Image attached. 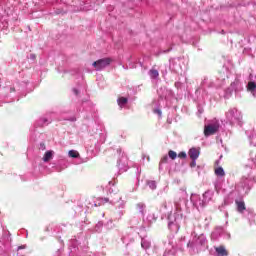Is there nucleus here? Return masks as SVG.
Wrapping results in <instances>:
<instances>
[{
	"label": "nucleus",
	"mask_w": 256,
	"mask_h": 256,
	"mask_svg": "<svg viewBox=\"0 0 256 256\" xmlns=\"http://www.w3.org/2000/svg\"><path fill=\"white\" fill-rule=\"evenodd\" d=\"M256 184V176L253 171H250L247 174H244L240 180L235 185V191L229 194V197H233L235 193L239 195V197H245L248 193H251L253 187Z\"/></svg>",
	"instance_id": "f257e3e1"
},
{
	"label": "nucleus",
	"mask_w": 256,
	"mask_h": 256,
	"mask_svg": "<svg viewBox=\"0 0 256 256\" xmlns=\"http://www.w3.org/2000/svg\"><path fill=\"white\" fill-rule=\"evenodd\" d=\"M166 221L171 233H179V229H181V225L183 224V211L179 207V204H176L175 210L167 215Z\"/></svg>",
	"instance_id": "f03ea898"
},
{
	"label": "nucleus",
	"mask_w": 256,
	"mask_h": 256,
	"mask_svg": "<svg viewBox=\"0 0 256 256\" xmlns=\"http://www.w3.org/2000/svg\"><path fill=\"white\" fill-rule=\"evenodd\" d=\"M186 245L192 254L201 253V251H205L209 247L207 236L204 234L197 235L195 233H192V239Z\"/></svg>",
	"instance_id": "7ed1b4c3"
},
{
	"label": "nucleus",
	"mask_w": 256,
	"mask_h": 256,
	"mask_svg": "<svg viewBox=\"0 0 256 256\" xmlns=\"http://www.w3.org/2000/svg\"><path fill=\"white\" fill-rule=\"evenodd\" d=\"M25 89V83L22 85L11 84V82H4L0 78V95L4 98H11V101H15L17 91H23Z\"/></svg>",
	"instance_id": "20e7f679"
},
{
	"label": "nucleus",
	"mask_w": 256,
	"mask_h": 256,
	"mask_svg": "<svg viewBox=\"0 0 256 256\" xmlns=\"http://www.w3.org/2000/svg\"><path fill=\"white\" fill-rule=\"evenodd\" d=\"M226 123L232 127H242L243 126V114L237 108H230L225 113Z\"/></svg>",
	"instance_id": "39448f33"
},
{
	"label": "nucleus",
	"mask_w": 256,
	"mask_h": 256,
	"mask_svg": "<svg viewBox=\"0 0 256 256\" xmlns=\"http://www.w3.org/2000/svg\"><path fill=\"white\" fill-rule=\"evenodd\" d=\"M117 153L119 155L118 161H117V166L119 171L122 173H125L127 169H129V158H127V155L123 152L121 148L117 149Z\"/></svg>",
	"instance_id": "423d86ee"
},
{
	"label": "nucleus",
	"mask_w": 256,
	"mask_h": 256,
	"mask_svg": "<svg viewBox=\"0 0 256 256\" xmlns=\"http://www.w3.org/2000/svg\"><path fill=\"white\" fill-rule=\"evenodd\" d=\"M169 68L170 71L173 73H177L178 75L180 73H183V65L185 63V59L178 57V58H172L169 60Z\"/></svg>",
	"instance_id": "0eeeda50"
},
{
	"label": "nucleus",
	"mask_w": 256,
	"mask_h": 256,
	"mask_svg": "<svg viewBox=\"0 0 256 256\" xmlns=\"http://www.w3.org/2000/svg\"><path fill=\"white\" fill-rule=\"evenodd\" d=\"M108 194L110 195L109 198H103L104 203H110L111 205H115L119 203L122 199L121 194H119V190L116 188L109 187Z\"/></svg>",
	"instance_id": "6e6552de"
},
{
	"label": "nucleus",
	"mask_w": 256,
	"mask_h": 256,
	"mask_svg": "<svg viewBox=\"0 0 256 256\" xmlns=\"http://www.w3.org/2000/svg\"><path fill=\"white\" fill-rule=\"evenodd\" d=\"M219 127H221V124L219 123V120L214 119L210 123L206 124L204 126V135L205 137H211V135H215L217 131H219Z\"/></svg>",
	"instance_id": "1a4fd4ad"
},
{
	"label": "nucleus",
	"mask_w": 256,
	"mask_h": 256,
	"mask_svg": "<svg viewBox=\"0 0 256 256\" xmlns=\"http://www.w3.org/2000/svg\"><path fill=\"white\" fill-rule=\"evenodd\" d=\"M161 91L162 93H169V91L163 88L158 90V95L160 98L158 100V104L154 102L155 108L153 109V113H155V115H158V117H162L163 115V112L161 111V101H163V99H167V95L161 94Z\"/></svg>",
	"instance_id": "9d476101"
},
{
	"label": "nucleus",
	"mask_w": 256,
	"mask_h": 256,
	"mask_svg": "<svg viewBox=\"0 0 256 256\" xmlns=\"http://www.w3.org/2000/svg\"><path fill=\"white\" fill-rule=\"evenodd\" d=\"M211 87H215V83H213L209 78L204 77L197 91H202L203 97H205L207 96V89H211Z\"/></svg>",
	"instance_id": "9b49d317"
},
{
	"label": "nucleus",
	"mask_w": 256,
	"mask_h": 256,
	"mask_svg": "<svg viewBox=\"0 0 256 256\" xmlns=\"http://www.w3.org/2000/svg\"><path fill=\"white\" fill-rule=\"evenodd\" d=\"M190 201L196 209H203V207H206L205 201L201 199L199 194H191Z\"/></svg>",
	"instance_id": "f8f14e48"
},
{
	"label": "nucleus",
	"mask_w": 256,
	"mask_h": 256,
	"mask_svg": "<svg viewBox=\"0 0 256 256\" xmlns=\"http://www.w3.org/2000/svg\"><path fill=\"white\" fill-rule=\"evenodd\" d=\"M92 65L95 67L96 71H103L105 67H108V65H111L110 58H102L92 63Z\"/></svg>",
	"instance_id": "ddd939ff"
},
{
	"label": "nucleus",
	"mask_w": 256,
	"mask_h": 256,
	"mask_svg": "<svg viewBox=\"0 0 256 256\" xmlns=\"http://www.w3.org/2000/svg\"><path fill=\"white\" fill-rule=\"evenodd\" d=\"M249 79L250 81L248 82L246 89L249 91V93H251L253 97L256 98V82L253 81V74L249 75Z\"/></svg>",
	"instance_id": "4468645a"
},
{
	"label": "nucleus",
	"mask_w": 256,
	"mask_h": 256,
	"mask_svg": "<svg viewBox=\"0 0 256 256\" xmlns=\"http://www.w3.org/2000/svg\"><path fill=\"white\" fill-rule=\"evenodd\" d=\"M245 134L248 137L249 144L256 147V129L247 130Z\"/></svg>",
	"instance_id": "2eb2a0df"
},
{
	"label": "nucleus",
	"mask_w": 256,
	"mask_h": 256,
	"mask_svg": "<svg viewBox=\"0 0 256 256\" xmlns=\"http://www.w3.org/2000/svg\"><path fill=\"white\" fill-rule=\"evenodd\" d=\"M214 195H215V191H213V190H207L203 193L202 197H203L204 204L206 206L209 205V203H211V201H213Z\"/></svg>",
	"instance_id": "dca6fc26"
},
{
	"label": "nucleus",
	"mask_w": 256,
	"mask_h": 256,
	"mask_svg": "<svg viewBox=\"0 0 256 256\" xmlns=\"http://www.w3.org/2000/svg\"><path fill=\"white\" fill-rule=\"evenodd\" d=\"M156 221H157V216L151 213V214H148L147 217L143 219V224L145 227H151V225Z\"/></svg>",
	"instance_id": "f3484780"
},
{
	"label": "nucleus",
	"mask_w": 256,
	"mask_h": 256,
	"mask_svg": "<svg viewBox=\"0 0 256 256\" xmlns=\"http://www.w3.org/2000/svg\"><path fill=\"white\" fill-rule=\"evenodd\" d=\"M232 91H241L243 89V84L241 83V80H239V77H236L234 82L231 83L230 88Z\"/></svg>",
	"instance_id": "a211bd4d"
},
{
	"label": "nucleus",
	"mask_w": 256,
	"mask_h": 256,
	"mask_svg": "<svg viewBox=\"0 0 256 256\" xmlns=\"http://www.w3.org/2000/svg\"><path fill=\"white\" fill-rule=\"evenodd\" d=\"M49 123H51V119L44 116L35 122L34 127H46Z\"/></svg>",
	"instance_id": "6ab92c4d"
},
{
	"label": "nucleus",
	"mask_w": 256,
	"mask_h": 256,
	"mask_svg": "<svg viewBox=\"0 0 256 256\" xmlns=\"http://www.w3.org/2000/svg\"><path fill=\"white\" fill-rule=\"evenodd\" d=\"M231 203H233V199L230 200L228 197V198H225L224 203L221 206H219V211L224 212L226 219L229 218V212H227V210H225V207H227V205H231Z\"/></svg>",
	"instance_id": "aec40b11"
},
{
	"label": "nucleus",
	"mask_w": 256,
	"mask_h": 256,
	"mask_svg": "<svg viewBox=\"0 0 256 256\" xmlns=\"http://www.w3.org/2000/svg\"><path fill=\"white\" fill-rule=\"evenodd\" d=\"M235 203L238 213H244L247 209V207L245 206V201H243V199H236Z\"/></svg>",
	"instance_id": "412c9836"
},
{
	"label": "nucleus",
	"mask_w": 256,
	"mask_h": 256,
	"mask_svg": "<svg viewBox=\"0 0 256 256\" xmlns=\"http://www.w3.org/2000/svg\"><path fill=\"white\" fill-rule=\"evenodd\" d=\"M188 155L190 159H199V155H201V150L199 148H191L188 151Z\"/></svg>",
	"instance_id": "4be33fe9"
},
{
	"label": "nucleus",
	"mask_w": 256,
	"mask_h": 256,
	"mask_svg": "<svg viewBox=\"0 0 256 256\" xmlns=\"http://www.w3.org/2000/svg\"><path fill=\"white\" fill-rule=\"evenodd\" d=\"M221 233H223V227H216L215 231L211 233V239L216 241V239H219V237H221Z\"/></svg>",
	"instance_id": "5701e85b"
},
{
	"label": "nucleus",
	"mask_w": 256,
	"mask_h": 256,
	"mask_svg": "<svg viewBox=\"0 0 256 256\" xmlns=\"http://www.w3.org/2000/svg\"><path fill=\"white\" fill-rule=\"evenodd\" d=\"M53 155H55V152L53 150L46 151L43 156L44 163H49V161H51V159H53Z\"/></svg>",
	"instance_id": "b1692460"
},
{
	"label": "nucleus",
	"mask_w": 256,
	"mask_h": 256,
	"mask_svg": "<svg viewBox=\"0 0 256 256\" xmlns=\"http://www.w3.org/2000/svg\"><path fill=\"white\" fill-rule=\"evenodd\" d=\"M146 208H147V206L143 202L136 204V209L139 211V213L142 215V217H145V209Z\"/></svg>",
	"instance_id": "393cba45"
},
{
	"label": "nucleus",
	"mask_w": 256,
	"mask_h": 256,
	"mask_svg": "<svg viewBox=\"0 0 256 256\" xmlns=\"http://www.w3.org/2000/svg\"><path fill=\"white\" fill-rule=\"evenodd\" d=\"M105 231H112V229H115V224L113 223V220L110 219L104 224Z\"/></svg>",
	"instance_id": "a878e982"
},
{
	"label": "nucleus",
	"mask_w": 256,
	"mask_h": 256,
	"mask_svg": "<svg viewBox=\"0 0 256 256\" xmlns=\"http://www.w3.org/2000/svg\"><path fill=\"white\" fill-rule=\"evenodd\" d=\"M117 103H118L119 107L121 109H123V107H125V105H127V103H129V99H127L125 97H120L117 99Z\"/></svg>",
	"instance_id": "bb28decb"
},
{
	"label": "nucleus",
	"mask_w": 256,
	"mask_h": 256,
	"mask_svg": "<svg viewBox=\"0 0 256 256\" xmlns=\"http://www.w3.org/2000/svg\"><path fill=\"white\" fill-rule=\"evenodd\" d=\"M169 163V156L165 155L161 158L159 163V171H163V165Z\"/></svg>",
	"instance_id": "cd10ccee"
},
{
	"label": "nucleus",
	"mask_w": 256,
	"mask_h": 256,
	"mask_svg": "<svg viewBox=\"0 0 256 256\" xmlns=\"http://www.w3.org/2000/svg\"><path fill=\"white\" fill-rule=\"evenodd\" d=\"M217 256H227V250L223 246L216 247Z\"/></svg>",
	"instance_id": "c85d7f7f"
},
{
	"label": "nucleus",
	"mask_w": 256,
	"mask_h": 256,
	"mask_svg": "<svg viewBox=\"0 0 256 256\" xmlns=\"http://www.w3.org/2000/svg\"><path fill=\"white\" fill-rule=\"evenodd\" d=\"M103 227H104L103 221H99V222L95 225V227H94V233H102Z\"/></svg>",
	"instance_id": "c756f323"
},
{
	"label": "nucleus",
	"mask_w": 256,
	"mask_h": 256,
	"mask_svg": "<svg viewBox=\"0 0 256 256\" xmlns=\"http://www.w3.org/2000/svg\"><path fill=\"white\" fill-rule=\"evenodd\" d=\"M141 247L142 249H149V247H151V241L147 240L146 238H142Z\"/></svg>",
	"instance_id": "7c9ffc66"
},
{
	"label": "nucleus",
	"mask_w": 256,
	"mask_h": 256,
	"mask_svg": "<svg viewBox=\"0 0 256 256\" xmlns=\"http://www.w3.org/2000/svg\"><path fill=\"white\" fill-rule=\"evenodd\" d=\"M148 75L150 76L151 79H158L159 78V71L155 69H151L148 72Z\"/></svg>",
	"instance_id": "2f4dec72"
},
{
	"label": "nucleus",
	"mask_w": 256,
	"mask_h": 256,
	"mask_svg": "<svg viewBox=\"0 0 256 256\" xmlns=\"http://www.w3.org/2000/svg\"><path fill=\"white\" fill-rule=\"evenodd\" d=\"M70 248H72L74 251L79 250V241H77V239H72L70 241Z\"/></svg>",
	"instance_id": "473e14b6"
},
{
	"label": "nucleus",
	"mask_w": 256,
	"mask_h": 256,
	"mask_svg": "<svg viewBox=\"0 0 256 256\" xmlns=\"http://www.w3.org/2000/svg\"><path fill=\"white\" fill-rule=\"evenodd\" d=\"M74 251L71 250L70 253H65L63 250L59 249L58 251L55 252L53 256H73Z\"/></svg>",
	"instance_id": "72a5a7b5"
},
{
	"label": "nucleus",
	"mask_w": 256,
	"mask_h": 256,
	"mask_svg": "<svg viewBox=\"0 0 256 256\" xmlns=\"http://www.w3.org/2000/svg\"><path fill=\"white\" fill-rule=\"evenodd\" d=\"M215 174L217 175V177H225V170L223 169V167H218L215 170Z\"/></svg>",
	"instance_id": "f704fd0d"
},
{
	"label": "nucleus",
	"mask_w": 256,
	"mask_h": 256,
	"mask_svg": "<svg viewBox=\"0 0 256 256\" xmlns=\"http://www.w3.org/2000/svg\"><path fill=\"white\" fill-rule=\"evenodd\" d=\"M69 157H71L72 159H78L79 157V152L77 150H70L68 152Z\"/></svg>",
	"instance_id": "c9c22d12"
},
{
	"label": "nucleus",
	"mask_w": 256,
	"mask_h": 256,
	"mask_svg": "<svg viewBox=\"0 0 256 256\" xmlns=\"http://www.w3.org/2000/svg\"><path fill=\"white\" fill-rule=\"evenodd\" d=\"M147 185L150 189H152V191H155V189H157V182L153 180L148 181Z\"/></svg>",
	"instance_id": "e433bc0d"
},
{
	"label": "nucleus",
	"mask_w": 256,
	"mask_h": 256,
	"mask_svg": "<svg viewBox=\"0 0 256 256\" xmlns=\"http://www.w3.org/2000/svg\"><path fill=\"white\" fill-rule=\"evenodd\" d=\"M185 244V238H181L177 244L178 249H180V251H183V247H185Z\"/></svg>",
	"instance_id": "4c0bfd02"
},
{
	"label": "nucleus",
	"mask_w": 256,
	"mask_h": 256,
	"mask_svg": "<svg viewBox=\"0 0 256 256\" xmlns=\"http://www.w3.org/2000/svg\"><path fill=\"white\" fill-rule=\"evenodd\" d=\"M168 156L170 159H172V161H175V159H177V152L173 151V150H170L168 152Z\"/></svg>",
	"instance_id": "58836bf2"
},
{
	"label": "nucleus",
	"mask_w": 256,
	"mask_h": 256,
	"mask_svg": "<svg viewBox=\"0 0 256 256\" xmlns=\"http://www.w3.org/2000/svg\"><path fill=\"white\" fill-rule=\"evenodd\" d=\"M169 51H171V49H167V50H160L158 52L155 53L156 57H159V55H163V53H169Z\"/></svg>",
	"instance_id": "ea45409f"
},
{
	"label": "nucleus",
	"mask_w": 256,
	"mask_h": 256,
	"mask_svg": "<svg viewBox=\"0 0 256 256\" xmlns=\"http://www.w3.org/2000/svg\"><path fill=\"white\" fill-rule=\"evenodd\" d=\"M179 195L185 199V197H187V191L185 189H180Z\"/></svg>",
	"instance_id": "a19ab883"
},
{
	"label": "nucleus",
	"mask_w": 256,
	"mask_h": 256,
	"mask_svg": "<svg viewBox=\"0 0 256 256\" xmlns=\"http://www.w3.org/2000/svg\"><path fill=\"white\" fill-rule=\"evenodd\" d=\"M175 87H176V89H183L184 85H183V83L178 81V82H175Z\"/></svg>",
	"instance_id": "79ce46f5"
},
{
	"label": "nucleus",
	"mask_w": 256,
	"mask_h": 256,
	"mask_svg": "<svg viewBox=\"0 0 256 256\" xmlns=\"http://www.w3.org/2000/svg\"><path fill=\"white\" fill-rule=\"evenodd\" d=\"M72 91L76 97H79V94L81 93V90H79V88H73Z\"/></svg>",
	"instance_id": "37998d69"
},
{
	"label": "nucleus",
	"mask_w": 256,
	"mask_h": 256,
	"mask_svg": "<svg viewBox=\"0 0 256 256\" xmlns=\"http://www.w3.org/2000/svg\"><path fill=\"white\" fill-rule=\"evenodd\" d=\"M131 223H132V225H139V219L137 217H133L131 219Z\"/></svg>",
	"instance_id": "c03bdc74"
},
{
	"label": "nucleus",
	"mask_w": 256,
	"mask_h": 256,
	"mask_svg": "<svg viewBox=\"0 0 256 256\" xmlns=\"http://www.w3.org/2000/svg\"><path fill=\"white\" fill-rule=\"evenodd\" d=\"M178 157H179L180 159H187V153H185V152H180V153L178 154Z\"/></svg>",
	"instance_id": "a18cd8bd"
},
{
	"label": "nucleus",
	"mask_w": 256,
	"mask_h": 256,
	"mask_svg": "<svg viewBox=\"0 0 256 256\" xmlns=\"http://www.w3.org/2000/svg\"><path fill=\"white\" fill-rule=\"evenodd\" d=\"M66 121H71L72 123H75V121H77V117L71 116L70 118L66 119Z\"/></svg>",
	"instance_id": "49530a36"
},
{
	"label": "nucleus",
	"mask_w": 256,
	"mask_h": 256,
	"mask_svg": "<svg viewBox=\"0 0 256 256\" xmlns=\"http://www.w3.org/2000/svg\"><path fill=\"white\" fill-rule=\"evenodd\" d=\"M197 165V159H192L191 163H190V167H195Z\"/></svg>",
	"instance_id": "de8ad7c7"
},
{
	"label": "nucleus",
	"mask_w": 256,
	"mask_h": 256,
	"mask_svg": "<svg viewBox=\"0 0 256 256\" xmlns=\"http://www.w3.org/2000/svg\"><path fill=\"white\" fill-rule=\"evenodd\" d=\"M215 191L219 193V189H221V186H219V183H214Z\"/></svg>",
	"instance_id": "09e8293b"
},
{
	"label": "nucleus",
	"mask_w": 256,
	"mask_h": 256,
	"mask_svg": "<svg viewBox=\"0 0 256 256\" xmlns=\"http://www.w3.org/2000/svg\"><path fill=\"white\" fill-rule=\"evenodd\" d=\"M39 149H41V151H45V143H40Z\"/></svg>",
	"instance_id": "8fccbe9b"
},
{
	"label": "nucleus",
	"mask_w": 256,
	"mask_h": 256,
	"mask_svg": "<svg viewBox=\"0 0 256 256\" xmlns=\"http://www.w3.org/2000/svg\"><path fill=\"white\" fill-rule=\"evenodd\" d=\"M30 59L32 61H35V59H37V56L35 54H30Z\"/></svg>",
	"instance_id": "3c124183"
},
{
	"label": "nucleus",
	"mask_w": 256,
	"mask_h": 256,
	"mask_svg": "<svg viewBox=\"0 0 256 256\" xmlns=\"http://www.w3.org/2000/svg\"><path fill=\"white\" fill-rule=\"evenodd\" d=\"M122 242L125 244V245H129V243L127 242V238L124 236L122 237Z\"/></svg>",
	"instance_id": "603ef678"
},
{
	"label": "nucleus",
	"mask_w": 256,
	"mask_h": 256,
	"mask_svg": "<svg viewBox=\"0 0 256 256\" xmlns=\"http://www.w3.org/2000/svg\"><path fill=\"white\" fill-rule=\"evenodd\" d=\"M123 215H124V212H123L122 210H120V211L118 212L119 218L121 219V217H123Z\"/></svg>",
	"instance_id": "864d4df0"
},
{
	"label": "nucleus",
	"mask_w": 256,
	"mask_h": 256,
	"mask_svg": "<svg viewBox=\"0 0 256 256\" xmlns=\"http://www.w3.org/2000/svg\"><path fill=\"white\" fill-rule=\"evenodd\" d=\"M101 143H103L105 141V134H101Z\"/></svg>",
	"instance_id": "5fc2aeb1"
},
{
	"label": "nucleus",
	"mask_w": 256,
	"mask_h": 256,
	"mask_svg": "<svg viewBox=\"0 0 256 256\" xmlns=\"http://www.w3.org/2000/svg\"><path fill=\"white\" fill-rule=\"evenodd\" d=\"M115 187V183H113V182H109V187Z\"/></svg>",
	"instance_id": "6e6d98bb"
},
{
	"label": "nucleus",
	"mask_w": 256,
	"mask_h": 256,
	"mask_svg": "<svg viewBox=\"0 0 256 256\" xmlns=\"http://www.w3.org/2000/svg\"><path fill=\"white\" fill-rule=\"evenodd\" d=\"M163 207H164V209H167V202L163 203Z\"/></svg>",
	"instance_id": "4d7b16f0"
},
{
	"label": "nucleus",
	"mask_w": 256,
	"mask_h": 256,
	"mask_svg": "<svg viewBox=\"0 0 256 256\" xmlns=\"http://www.w3.org/2000/svg\"><path fill=\"white\" fill-rule=\"evenodd\" d=\"M137 175H141V170H139V168H137Z\"/></svg>",
	"instance_id": "13d9d810"
},
{
	"label": "nucleus",
	"mask_w": 256,
	"mask_h": 256,
	"mask_svg": "<svg viewBox=\"0 0 256 256\" xmlns=\"http://www.w3.org/2000/svg\"><path fill=\"white\" fill-rule=\"evenodd\" d=\"M123 207H125V202L121 203V208L123 209Z\"/></svg>",
	"instance_id": "bf43d9fd"
},
{
	"label": "nucleus",
	"mask_w": 256,
	"mask_h": 256,
	"mask_svg": "<svg viewBox=\"0 0 256 256\" xmlns=\"http://www.w3.org/2000/svg\"><path fill=\"white\" fill-rule=\"evenodd\" d=\"M163 256H169V252H164Z\"/></svg>",
	"instance_id": "052dcab7"
},
{
	"label": "nucleus",
	"mask_w": 256,
	"mask_h": 256,
	"mask_svg": "<svg viewBox=\"0 0 256 256\" xmlns=\"http://www.w3.org/2000/svg\"><path fill=\"white\" fill-rule=\"evenodd\" d=\"M140 66L143 67V63L140 62Z\"/></svg>",
	"instance_id": "680f3d73"
},
{
	"label": "nucleus",
	"mask_w": 256,
	"mask_h": 256,
	"mask_svg": "<svg viewBox=\"0 0 256 256\" xmlns=\"http://www.w3.org/2000/svg\"><path fill=\"white\" fill-rule=\"evenodd\" d=\"M102 217H105V213L102 214Z\"/></svg>",
	"instance_id": "e2e57ef3"
},
{
	"label": "nucleus",
	"mask_w": 256,
	"mask_h": 256,
	"mask_svg": "<svg viewBox=\"0 0 256 256\" xmlns=\"http://www.w3.org/2000/svg\"><path fill=\"white\" fill-rule=\"evenodd\" d=\"M149 159H150L149 156H147V160H148V161H149Z\"/></svg>",
	"instance_id": "0e129e2a"
},
{
	"label": "nucleus",
	"mask_w": 256,
	"mask_h": 256,
	"mask_svg": "<svg viewBox=\"0 0 256 256\" xmlns=\"http://www.w3.org/2000/svg\"><path fill=\"white\" fill-rule=\"evenodd\" d=\"M254 79H256V75L254 76Z\"/></svg>",
	"instance_id": "69168bd1"
},
{
	"label": "nucleus",
	"mask_w": 256,
	"mask_h": 256,
	"mask_svg": "<svg viewBox=\"0 0 256 256\" xmlns=\"http://www.w3.org/2000/svg\"><path fill=\"white\" fill-rule=\"evenodd\" d=\"M199 111V113H201V110H198Z\"/></svg>",
	"instance_id": "338daca9"
}]
</instances>
